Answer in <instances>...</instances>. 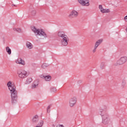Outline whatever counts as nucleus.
<instances>
[{
  "instance_id": "1",
  "label": "nucleus",
  "mask_w": 127,
  "mask_h": 127,
  "mask_svg": "<svg viewBox=\"0 0 127 127\" xmlns=\"http://www.w3.org/2000/svg\"><path fill=\"white\" fill-rule=\"evenodd\" d=\"M7 87L11 94L12 104H16L17 102V91H16L15 86L12 84V82L9 81L7 83Z\"/></svg>"
},
{
  "instance_id": "2",
  "label": "nucleus",
  "mask_w": 127,
  "mask_h": 127,
  "mask_svg": "<svg viewBox=\"0 0 127 127\" xmlns=\"http://www.w3.org/2000/svg\"><path fill=\"white\" fill-rule=\"evenodd\" d=\"M99 114L102 118V124L103 125H109L111 123V119L108 113H106L103 109H100L99 111Z\"/></svg>"
},
{
  "instance_id": "3",
  "label": "nucleus",
  "mask_w": 127,
  "mask_h": 127,
  "mask_svg": "<svg viewBox=\"0 0 127 127\" xmlns=\"http://www.w3.org/2000/svg\"><path fill=\"white\" fill-rule=\"evenodd\" d=\"M58 36L61 38V44L63 46H67L69 42V37L63 32H59Z\"/></svg>"
},
{
  "instance_id": "4",
  "label": "nucleus",
  "mask_w": 127,
  "mask_h": 127,
  "mask_svg": "<svg viewBox=\"0 0 127 127\" xmlns=\"http://www.w3.org/2000/svg\"><path fill=\"white\" fill-rule=\"evenodd\" d=\"M31 30L34 32L36 36H41L44 38H46V37H47V35L44 32V30L43 29H37L35 28V27L33 26L31 27Z\"/></svg>"
},
{
  "instance_id": "5",
  "label": "nucleus",
  "mask_w": 127,
  "mask_h": 127,
  "mask_svg": "<svg viewBox=\"0 0 127 127\" xmlns=\"http://www.w3.org/2000/svg\"><path fill=\"white\" fill-rule=\"evenodd\" d=\"M17 75L20 79H25V78H27L29 74L27 71L21 69L17 70Z\"/></svg>"
},
{
  "instance_id": "6",
  "label": "nucleus",
  "mask_w": 127,
  "mask_h": 127,
  "mask_svg": "<svg viewBox=\"0 0 127 127\" xmlns=\"http://www.w3.org/2000/svg\"><path fill=\"white\" fill-rule=\"evenodd\" d=\"M127 61V57L126 56L121 57L118 61H117L116 65H123Z\"/></svg>"
},
{
  "instance_id": "7",
  "label": "nucleus",
  "mask_w": 127,
  "mask_h": 127,
  "mask_svg": "<svg viewBox=\"0 0 127 127\" xmlns=\"http://www.w3.org/2000/svg\"><path fill=\"white\" fill-rule=\"evenodd\" d=\"M78 15H79V13L77 12V11L73 10L70 12L68 15V17L69 18H70V19H72V18H75Z\"/></svg>"
},
{
  "instance_id": "8",
  "label": "nucleus",
  "mask_w": 127,
  "mask_h": 127,
  "mask_svg": "<svg viewBox=\"0 0 127 127\" xmlns=\"http://www.w3.org/2000/svg\"><path fill=\"white\" fill-rule=\"evenodd\" d=\"M78 1L82 6H89L90 5L89 0H78Z\"/></svg>"
},
{
  "instance_id": "9",
  "label": "nucleus",
  "mask_w": 127,
  "mask_h": 127,
  "mask_svg": "<svg viewBox=\"0 0 127 127\" xmlns=\"http://www.w3.org/2000/svg\"><path fill=\"white\" fill-rule=\"evenodd\" d=\"M77 102V98L75 97L71 98L69 100V107H74Z\"/></svg>"
},
{
  "instance_id": "10",
  "label": "nucleus",
  "mask_w": 127,
  "mask_h": 127,
  "mask_svg": "<svg viewBox=\"0 0 127 127\" xmlns=\"http://www.w3.org/2000/svg\"><path fill=\"white\" fill-rule=\"evenodd\" d=\"M102 42H103V39H99L96 42L94 47V49L92 50L93 53H96V52L97 51V48H98V47L100 45V44H101V43H102Z\"/></svg>"
},
{
  "instance_id": "11",
  "label": "nucleus",
  "mask_w": 127,
  "mask_h": 127,
  "mask_svg": "<svg viewBox=\"0 0 127 127\" xmlns=\"http://www.w3.org/2000/svg\"><path fill=\"white\" fill-rule=\"evenodd\" d=\"M99 8L100 10V11L102 13H108V12H110V9H104V8H103V6L102 5H99Z\"/></svg>"
},
{
  "instance_id": "12",
  "label": "nucleus",
  "mask_w": 127,
  "mask_h": 127,
  "mask_svg": "<svg viewBox=\"0 0 127 127\" xmlns=\"http://www.w3.org/2000/svg\"><path fill=\"white\" fill-rule=\"evenodd\" d=\"M38 85H39V80L37 79L35 80L32 85V89H35V88H37L38 87Z\"/></svg>"
},
{
  "instance_id": "13",
  "label": "nucleus",
  "mask_w": 127,
  "mask_h": 127,
  "mask_svg": "<svg viewBox=\"0 0 127 127\" xmlns=\"http://www.w3.org/2000/svg\"><path fill=\"white\" fill-rule=\"evenodd\" d=\"M16 64H20L21 65H23L24 66L25 65V62L23 61V60L21 59V58H18L15 61Z\"/></svg>"
},
{
  "instance_id": "14",
  "label": "nucleus",
  "mask_w": 127,
  "mask_h": 127,
  "mask_svg": "<svg viewBox=\"0 0 127 127\" xmlns=\"http://www.w3.org/2000/svg\"><path fill=\"white\" fill-rule=\"evenodd\" d=\"M13 30L15 32H17V33H22V32H23V31H22V29H21V28H16L15 27H13Z\"/></svg>"
},
{
  "instance_id": "15",
  "label": "nucleus",
  "mask_w": 127,
  "mask_h": 127,
  "mask_svg": "<svg viewBox=\"0 0 127 127\" xmlns=\"http://www.w3.org/2000/svg\"><path fill=\"white\" fill-rule=\"evenodd\" d=\"M26 47H27L28 49H32V48H33V45H32V44H31V43L29 42H27Z\"/></svg>"
},
{
  "instance_id": "16",
  "label": "nucleus",
  "mask_w": 127,
  "mask_h": 127,
  "mask_svg": "<svg viewBox=\"0 0 127 127\" xmlns=\"http://www.w3.org/2000/svg\"><path fill=\"white\" fill-rule=\"evenodd\" d=\"M38 121H39V118L38 115H35V116H34V117L32 119L33 123H37Z\"/></svg>"
},
{
  "instance_id": "17",
  "label": "nucleus",
  "mask_w": 127,
  "mask_h": 127,
  "mask_svg": "<svg viewBox=\"0 0 127 127\" xmlns=\"http://www.w3.org/2000/svg\"><path fill=\"white\" fill-rule=\"evenodd\" d=\"M32 82V78L31 77H28L26 80L25 84H26V85H28V84H30V83H31Z\"/></svg>"
},
{
  "instance_id": "18",
  "label": "nucleus",
  "mask_w": 127,
  "mask_h": 127,
  "mask_svg": "<svg viewBox=\"0 0 127 127\" xmlns=\"http://www.w3.org/2000/svg\"><path fill=\"white\" fill-rule=\"evenodd\" d=\"M6 52L9 55H10L11 54V49L9 48L8 47H6L5 48Z\"/></svg>"
},
{
  "instance_id": "19",
  "label": "nucleus",
  "mask_w": 127,
  "mask_h": 127,
  "mask_svg": "<svg viewBox=\"0 0 127 127\" xmlns=\"http://www.w3.org/2000/svg\"><path fill=\"white\" fill-rule=\"evenodd\" d=\"M50 91L51 93H56L57 89L54 87H52L50 88Z\"/></svg>"
},
{
  "instance_id": "20",
  "label": "nucleus",
  "mask_w": 127,
  "mask_h": 127,
  "mask_svg": "<svg viewBox=\"0 0 127 127\" xmlns=\"http://www.w3.org/2000/svg\"><path fill=\"white\" fill-rule=\"evenodd\" d=\"M49 64H43L42 65V68H43V69H45L46 68H47V67H49Z\"/></svg>"
},
{
  "instance_id": "21",
  "label": "nucleus",
  "mask_w": 127,
  "mask_h": 127,
  "mask_svg": "<svg viewBox=\"0 0 127 127\" xmlns=\"http://www.w3.org/2000/svg\"><path fill=\"white\" fill-rule=\"evenodd\" d=\"M45 81H50V80H51V76H49V75H46L45 76Z\"/></svg>"
},
{
  "instance_id": "22",
  "label": "nucleus",
  "mask_w": 127,
  "mask_h": 127,
  "mask_svg": "<svg viewBox=\"0 0 127 127\" xmlns=\"http://www.w3.org/2000/svg\"><path fill=\"white\" fill-rule=\"evenodd\" d=\"M43 124H44V121H43V120L40 121L38 123L39 127H42V126H43Z\"/></svg>"
},
{
  "instance_id": "23",
  "label": "nucleus",
  "mask_w": 127,
  "mask_h": 127,
  "mask_svg": "<svg viewBox=\"0 0 127 127\" xmlns=\"http://www.w3.org/2000/svg\"><path fill=\"white\" fill-rule=\"evenodd\" d=\"M106 66L105 65V63H102L100 64V67L101 69H104Z\"/></svg>"
},
{
  "instance_id": "24",
  "label": "nucleus",
  "mask_w": 127,
  "mask_h": 127,
  "mask_svg": "<svg viewBox=\"0 0 127 127\" xmlns=\"http://www.w3.org/2000/svg\"><path fill=\"white\" fill-rule=\"evenodd\" d=\"M50 108H51V107L50 106H49L47 108V113H50Z\"/></svg>"
},
{
  "instance_id": "25",
  "label": "nucleus",
  "mask_w": 127,
  "mask_h": 127,
  "mask_svg": "<svg viewBox=\"0 0 127 127\" xmlns=\"http://www.w3.org/2000/svg\"><path fill=\"white\" fill-rule=\"evenodd\" d=\"M40 78H42V79H45V75L43 74H41L40 75Z\"/></svg>"
},
{
  "instance_id": "26",
  "label": "nucleus",
  "mask_w": 127,
  "mask_h": 127,
  "mask_svg": "<svg viewBox=\"0 0 127 127\" xmlns=\"http://www.w3.org/2000/svg\"><path fill=\"white\" fill-rule=\"evenodd\" d=\"M126 81H123L122 82V86L124 87L126 86Z\"/></svg>"
},
{
  "instance_id": "27",
  "label": "nucleus",
  "mask_w": 127,
  "mask_h": 127,
  "mask_svg": "<svg viewBox=\"0 0 127 127\" xmlns=\"http://www.w3.org/2000/svg\"><path fill=\"white\" fill-rule=\"evenodd\" d=\"M56 127H64V126L63 125H59Z\"/></svg>"
},
{
  "instance_id": "28",
  "label": "nucleus",
  "mask_w": 127,
  "mask_h": 127,
  "mask_svg": "<svg viewBox=\"0 0 127 127\" xmlns=\"http://www.w3.org/2000/svg\"><path fill=\"white\" fill-rule=\"evenodd\" d=\"M35 13H36V12L35 11H33V13H32V14H33V15H34V14H35Z\"/></svg>"
},
{
  "instance_id": "29",
  "label": "nucleus",
  "mask_w": 127,
  "mask_h": 127,
  "mask_svg": "<svg viewBox=\"0 0 127 127\" xmlns=\"http://www.w3.org/2000/svg\"><path fill=\"white\" fill-rule=\"evenodd\" d=\"M124 19H125V20L127 21V15L125 17Z\"/></svg>"
},
{
  "instance_id": "30",
  "label": "nucleus",
  "mask_w": 127,
  "mask_h": 127,
  "mask_svg": "<svg viewBox=\"0 0 127 127\" xmlns=\"http://www.w3.org/2000/svg\"><path fill=\"white\" fill-rule=\"evenodd\" d=\"M36 127H41L38 126H36Z\"/></svg>"
}]
</instances>
